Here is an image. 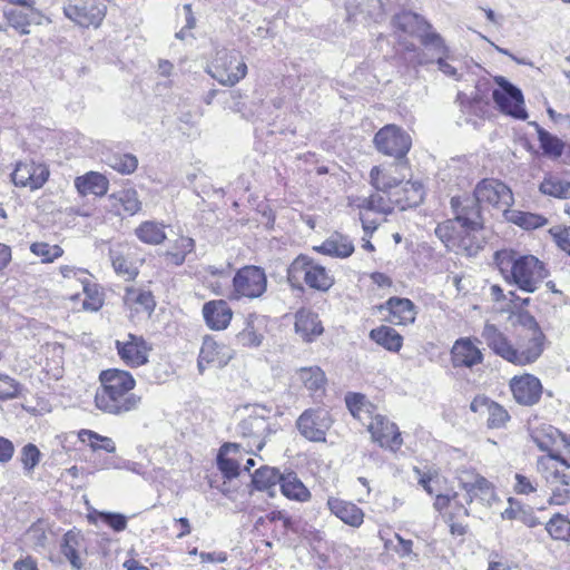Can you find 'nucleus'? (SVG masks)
Here are the masks:
<instances>
[{
  "mask_svg": "<svg viewBox=\"0 0 570 570\" xmlns=\"http://www.w3.org/2000/svg\"><path fill=\"white\" fill-rule=\"evenodd\" d=\"M63 12L67 18L80 27L88 28L92 26L97 28L106 16V6L94 1L75 0L63 8Z\"/></svg>",
  "mask_w": 570,
  "mask_h": 570,
  "instance_id": "f8f14e48",
  "label": "nucleus"
},
{
  "mask_svg": "<svg viewBox=\"0 0 570 570\" xmlns=\"http://www.w3.org/2000/svg\"><path fill=\"white\" fill-rule=\"evenodd\" d=\"M178 14L184 16L185 29L193 30L196 27V18L194 16L190 3L183 4L181 10L178 12Z\"/></svg>",
  "mask_w": 570,
  "mask_h": 570,
  "instance_id": "69168bd1",
  "label": "nucleus"
},
{
  "mask_svg": "<svg viewBox=\"0 0 570 570\" xmlns=\"http://www.w3.org/2000/svg\"><path fill=\"white\" fill-rule=\"evenodd\" d=\"M21 385L18 381L7 374L0 373V400H11L18 397Z\"/></svg>",
  "mask_w": 570,
  "mask_h": 570,
  "instance_id": "de8ad7c7",
  "label": "nucleus"
},
{
  "mask_svg": "<svg viewBox=\"0 0 570 570\" xmlns=\"http://www.w3.org/2000/svg\"><path fill=\"white\" fill-rule=\"evenodd\" d=\"M287 281L293 288L303 289L302 282L320 292H327L334 285V277L322 265L307 255H298L287 268Z\"/></svg>",
  "mask_w": 570,
  "mask_h": 570,
  "instance_id": "20e7f679",
  "label": "nucleus"
},
{
  "mask_svg": "<svg viewBox=\"0 0 570 570\" xmlns=\"http://www.w3.org/2000/svg\"><path fill=\"white\" fill-rule=\"evenodd\" d=\"M239 449V444L226 442L218 450L216 465L225 480L232 481L240 473L239 462L235 456H230L232 453L237 454Z\"/></svg>",
  "mask_w": 570,
  "mask_h": 570,
  "instance_id": "4be33fe9",
  "label": "nucleus"
},
{
  "mask_svg": "<svg viewBox=\"0 0 570 570\" xmlns=\"http://www.w3.org/2000/svg\"><path fill=\"white\" fill-rule=\"evenodd\" d=\"M137 238L148 245H159L166 239L165 226L161 223L146 220L136 229Z\"/></svg>",
  "mask_w": 570,
  "mask_h": 570,
  "instance_id": "2f4dec72",
  "label": "nucleus"
},
{
  "mask_svg": "<svg viewBox=\"0 0 570 570\" xmlns=\"http://www.w3.org/2000/svg\"><path fill=\"white\" fill-rule=\"evenodd\" d=\"M267 288V276L263 268L252 265V298L261 297Z\"/></svg>",
  "mask_w": 570,
  "mask_h": 570,
  "instance_id": "3c124183",
  "label": "nucleus"
},
{
  "mask_svg": "<svg viewBox=\"0 0 570 570\" xmlns=\"http://www.w3.org/2000/svg\"><path fill=\"white\" fill-rule=\"evenodd\" d=\"M371 185L377 190L389 193L391 189L397 187L402 179H399L387 173H384L380 167L374 166L370 171Z\"/></svg>",
  "mask_w": 570,
  "mask_h": 570,
  "instance_id": "58836bf2",
  "label": "nucleus"
},
{
  "mask_svg": "<svg viewBox=\"0 0 570 570\" xmlns=\"http://www.w3.org/2000/svg\"><path fill=\"white\" fill-rule=\"evenodd\" d=\"M99 380L100 387L95 395L97 409L112 415H124L139 409L141 396L131 393L136 381L129 372L109 368L100 373Z\"/></svg>",
  "mask_w": 570,
  "mask_h": 570,
  "instance_id": "f257e3e1",
  "label": "nucleus"
},
{
  "mask_svg": "<svg viewBox=\"0 0 570 570\" xmlns=\"http://www.w3.org/2000/svg\"><path fill=\"white\" fill-rule=\"evenodd\" d=\"M481 230L458 227L455 220H444L436 226L435 235L448 249L472 257L483 247V237L479 236Z\"/></svg>",
  "mask_w": 570,
  "mask_h": 570,
  "instance_id": "39448f33",
  "label": "nucleus"
},
{
  "mask_svg": "<svg viewBox=\"0 0 570 570\" xmlns=\"http://www.w3.org/2000/svg\"><path fill=\"white\" fill-rule=\"evenodd\" d=\"M538 139L540 141V146L543 150V154L549 157L558 158L563 154L564 144L557 136L550 134L538 124H534Z\"/></svg>",
  "mask_w": 570,
  "mask_h": 570,
  "instance_id": "c9c22d12",
  "label": "nucleus"
},
{
  "mask_svg": "<svg viewBox=\"0 0 570 570\" xmlns=\"http://www.w3.org/2000/svg\"><path fill=\"white\" fill-rule=\"evenodd\" d=\"M481 336L494 354L519 366L534 363L543 352L546 340L542 331L531 335L518 333L517 344L513 345L504 333L490 323L484 325Z\"/></svg>",
  "mask_w": 570,
  "mask_h": 570,
  "instance_id": "f03ea898",
  "label": "nucleus"
},
{
  "mask_svg": "<svg viewBox=\"0 0 570 570\" xmlns=\"http://www.w3.org/2000/svg\"><path fill=\"white\" fill-rule=\"evenodd\" d=\"M509 320L512 325L520 326L524 335H531L537 331H541L535 318L527 311L511 312Z\"/></svg>",
  "mask_w": 570,
  "mask_h": 570,
  "instance_id": "79ce46f5",
  "label": "nucleus"
},
{
  "mask_svg": "<svg viewBox=\"0 0 570 570\" xmlns=\"http://www.w3.org/2000/svg\"><path fill=\"white\" fill-rule=\"evenodd\" d=\"M498 88L493 90L492 98L499 109L515 119L525 120L528 114L523 107L522 91L502 76L494 79Z\"/></svg>",
  "mask_w": 570,
  "mask_h": 570,
  "instance_id": "1a4fd4ad",
  "label": "nucleus"
},
{
  "mask_svg": "<svg viewBox=\"0 0 570 570\" xmlns=\"http://www.w3.org/2000/svg\"><path fill=\"white\" fill-rule=\"evenodd\" d=\"M75 187L77 191L82 196L94 194L98 197H101L107 194L109 181L102 174L97 171H89L75 179Z\"/></svg>",
  "mask_w": 570,
  "mask_h": 570,
  "instance_id": "393cba45",
  "label": "nucleus"
},
{
  "mask_svg": "<svg viewBox=\"0 0 570 570\" xmlns=\"http://www.w3.org/2000/svg\"><path fill=\"white\" fill-rule=\"evenodd\" d=\"M134 299L149 314L153 313L156 307V302L154 299L151 292L149 291H139Z\"/></svg>",
  "mask_w": 570,
  "mask_h": 570,
  "instance_id": "13d9d810",
  "label": "nucleus"
},
{
  "mask_svg": "<svg viewBox=\"0 0 570 570\" xmlns=\"http://www.w3.org/2000/svg\"><path fill=\"white\" fill-rule=\"evenodd\" d=\"M515 481L517 482L514 484V491L518 494H529V493L535 491V488L533 487V484L527 476L517 473Z\"/></svg>",
  "mask_w": 570,
  "mask_h": 570,
  "instance_id": "680f3d73",
  "label": "nucleus"
},
{
  "mask_svg": "<svg viewBox=\"0 0 570 570\" xmlns=\"http://www.w3.org/2000/svg\"><path fill=\"white\" fill-rule=\"evenodd\" d=\"M392 24L400 31L419 37L425 47H433L445 53L448 47L442 37L432 31V26L420 14L412 11H402L392 18Z\"/></svg>",
  "mask_w": 570,
  "mask_h": 570,
  "instance_id": "423d86ee",
  "label": "nucleus"
},
{
  "mask_svg": "<svg viewBox=\"0 0 570 570\" xmlns=\"http://www.w3.org/2000/svg\"><path fill=\"white\" fill-rule=\"evenodd\" d=\"M203 317L213 331L225 330L232 320L233 312L224 299H214L203 305Z\"/></svg>",
  "mask_w": 570,
  "mask_h": 570,
  "instance_id": "aec40b11",
  "label": "nucleus"
},
{
  "mask_svg": "<svg viewBox=\"0 0 570 570\" xmlns=\"http://www.w3.org/2000/svg\"><path fill=\"white\" fill-rule=\"evenodd\" d=\"M327 505L333 514L344 523L358 528L363 523L364 513L356 504L336 498H330Z\"/></svg>",
  "mask_w": 570,
  "mask_h": 570,
  "instance_id": "b1692460",
  "label": "nucleus"
},
{
  "mask_svg": "<svg viewBox=\"0 0 570 570\" xmlns=\"http://www.w3.org/2000/svg\"><path fill=\"white\" fill-rule=\"evenodd\" d=\"M99 517L105 524L116 532H121L127 528V517L122 513L101 511Z\"/></svg>",
  "mask_w": 570,
  "mask_h": 570,
  "instance_id": "864d4df0",
  "label": "nucleus"
},
{
  "mask_svg": "<svg viewBox=\"0 0 570 570\" xmlns=\"http://www.w3.org/2000/svg\"><path fill=\"white\" fill-rule=\"evenodd\" d=\"M82 541V535L80 532H76L73 530H69L62 537L61 541V553L66 557V559L70 562V566L73 570H81L83 564L78 554V548Z\"/></svg>",
  "mask_w": 570,
  "mask_h": 570,
  "instance_id": "c85d7f7f",
  "label": "nucleus"
},
{
  "mask_svg": "<svg viewBox=\"0 0 570 570\" xmlns=\"http://www.w3.org/2000/svg\"><path fill=\"white\" fill-rule=\"evenodd\" d=\"M478 479H482V475L475 473L473 470L461 469L458 471L459 484L466 492L465 495L473 492Z\"/></svg>",
  "mask_w": 570,
  "mask_h": 570,
  "instance_id": "5fc2aeb1",
  "label": "nucleus"
},
{
  "mask_svg": "<svg viewBox=\"0 0 570 570\" xmlns=\"http://www.w3.org/2000/svg\"><path fill=\"white\" fill-rule=\"evenodd\" d=\"M299 376L306 389L311 391L320 390L325 382V374L320 367L301 368Z\"/></svg>",
  "mask_w": 570,
  "mask_h": 570,
  "instance_id": "49530a36",
  "label": "nucleus"
},
{
  "mask_svg": "<svg viewBox=\"0 0 570 570\" xmlns=\"http://www.w3.org/2000/svg\"><path fill=\"white\" fill-rule=\"evenodd\" d=\"M294 326L295 332L301 335L305 342L314 341L324 331L318 315L306 308H301L296 312Z\"/></svg>",
  "mask_w": 570,
  "mask_h": 570,
  "instance_id": "5701e85b",
  "label": "nucleus"
},
{
  "mask_svg": "<svg viewBox=\"0 0 570 570\" xmlns=\"http://www.w3.org/2000/svg\"><path fill=\"white\" fill-rule=\"evenodd\" d=\"M314 249L324 255L345 258L352 255L354 246L347 237L337 234L324 240L322 245L315 246Z\"/></svg>",
  "mask_w": 570,
  "mask_h": 570,
  "instance_id": "cd10ccee",
  "label": "nucleus"
},
{
  "mask_svg": "<svg viewBox=\"0 0 570 570\" xmlns=\"http://www.w3.org/2000/svg\"><path fill=\"white\" fill-rule=\"evenodd\" d=\"M373 142L380 153L396 159L405 158L412 145L410 135L395 125L381 128Z\"/></svg>",
  "mask_w": 570,
  "mask_h": 570,
  "instance_id": "6e6552de",
  "label": "nucleus"
},
{
  "mask_svg": "<svg viewBox=\"0 0 570 570\" xmlns=\"http://www.w3.org/2000/svg\"><path fill=\"white\" fill-rule=\"evenodd\" d=\"M453 367L472 368L483 362V354L470 337L458 338L451 348Z\"/></svg>",
  "mask_w": 570,
  "mask_h": 570,
  "instance_id": "f3484780",
  "label": "nucleus"
},
{
  "mask_svg": "<svg viewBox=\"0 0 570 570\" xmlns=\"http://www.w3.org/2000/svg\"><path fill=\"white\" fill-rule=\"evenodd\" d=\"M435 51L438 53H440V57L436 59V65L439 67V70L449 77L456 78L458 77L456 69L446 61L449 50L445 53L441 52L440 50H435Z\"/></svg>",
  "mask_w": 570,
  "mask_h": 570,
  "instance_id": "e2e57ef3",
  "label": "nucleus"
},
{
  "mask_svg": "<svg viewBox=\"0 0 570 570\" xmlns=\"http://www.w3.org/2000/svg\"><path fill=\"white\" fill-rule=\"evenodd\" d=\"M219 345L212 338L206 336L203 341L199 356H198V368L203 372V363H212L215 361V356L218 354Z\"/></svg>",
  "mask_w": 570,
  "mask_h": 570,
  "instance_id": "8fccbe9b",
  "label": "nucleus"
},
{
  "mask_svg": "<svg viewBox=\"0 0 570 570\" xmlns=\"http://www.w3.org/2000/svg\"><path fill=\"white\" fill-rule=\"evenodd\" d=\"M41 458L42 453L36 444L28 443L23 445L20 452V461L22 463L24 473H32L36 466L39 464Z\"/></svg>",
  "mask_w": 570,
  "mask_h": 570,
  "instance_id": "37998d69",
  "label": "nucleus"
},
{
  "mask_svg": "<svg viewBox=\"0 0 570 570\" xmlns=\"http://www.w3.org/2000/svg\"><path fill=\"white\" fill-rule=\"evenodd\" d=\"M234 293L236 297H249V266L246 265L237 271L233 278Z\"/></svg>",
  "mask_w": 570,
  "mask_h": 570,
  "instance_id": "09e8293b",
  "label": "nucleus"
},
{
  "mask_svg": "<svg viewBox=\"0 0 570 570\" xmlns=\"http://www.w3.org/2000/svg\"><path fill=\"white\" fill-rule=\"evenodd\" d=\"M365 396L358 393H347L345 395V403L350 412L356 416L364 405Z\"/></svg>",
  "mask_w": 570,
  "mask_h": 570,
  "instance_id": "bf43d9fd",
  "label": "nucleus"
},
{
  "mask_svg": "<svg viewBox=\"0 0 570 570\" xmlns=\"http://www.w3.org/2000/svg\"><path fill=\"white\" fill-rule=\"evenodd\" d=\"M14 570H38L37 562L32 557L19 559L13 563Z\"/></svg>",
  "mask_w": 570,
  "mask_h": 570,
  "instance_id": "774afa93",
  "label": "nucleus"
},
{
  "mask_svg": "<svg viewBox=\"0 0 570 570\" xmlns=\"http://www.w3.org/2000/svg\"><path fill=\"white\" fill-rule=\"evenodd\" d=\"M32 254L41 257L42 263H51L63 254L59 245H49L47 243H32L30 246Z\"/></svg>",
  "mask_w": 570,
  "mask_h": 570,
  "instance_id": "a18cd8bd",
  "label": "nucleus"
},
{
  "mask_svg": "<svg viewBox=\"0 0 570 570\" xmlns=\"http://www.w3.org/2000/svg\"><path fill=\"white\" fill-rule=\"evenodd\" d=\"M539 190L548 196L568 199L570 198V180H564L557 176H548L541 181Z\"/></svg>",
  "mask_w": 570,
  "mask_h": 570,
  "instance_id": "f704fd0d",
  "label": "nucleus"
},
{
  "mask_svg": "<svg viewBox=\"0 0 570 570\" xmlns=\"http://www.w3.org/2000/svg\"><path fill=\"white\" fill-rule=\"evenodd\" d=\"M510 387L515 401L522 405L535 404L542 394L540 380L531 374L513 377Z\"/></svg>",
  "mask_w": 570,
  "mask_h": 570,
  "instance_id": "2eb2a0df",
  "label": "nucleus"
},
{
  "mask_svg": "<svg viewBox=\"0 0 570 570\" xmlns=\"http://www.w3.org/2000/svg\"><path fill=\"white\" fill-rule=\"evenodd\" d=\"M508 219L524 229H535L547 224V218L543 216L528 212L513 210Z\"/></svg>",
  "mask_w": 570,
  "mask_h": 570,
  "instance_id": "ea45409f",
  "label": "nucleus"
},
{
  "mask_svg": "<svg viewBox=\"0 0 570 570\" xmlns=\"http://www.w3.org/2000/svg\"><path fill=\"white\" fill-rule=\"evenodd\" d=\"M474 197L481 205L487 203L503 212L513 204V194L503 183L495 179H483L474 189Z\"/></svg>",
  "mask_w": 570,
  "mask_h": 570,
  "instance_id": "9b49d317",
  "label": "nucleus"
},
{
  "mask_svg": "<svg viewBox=\"0 0 570 570\" xmlns=\"http://www.w3.org/2000/svg\"><path fill=\"white\" fill-rule=\"evenodd\" d=\"M175 249L185 256L195 249V240L190 237L181 236L175 242Z\"/></svg>",
  "mask_w": 570,
  "mask_h": 570,
  "instance_id": "338daca9",
  "label": "nucleus"
},
{
  "mask_svg": "<svg viewBox=\"0 0 570 570\" xmlns=\"http://www.w3.org/2000/svg\"><path fill=\"white\" fill-rule=\"evenodd\" d=\"M13 454V443L9 439L0 435V463H8L12 459Z\"/></svg>",
  "mask_w": 570,
  "mask_h": 570,
  "instance_id": "052dcab7",
  "label": "nucleus"
},
{
  "mask_svg": "<svg viewBox=\"0 0 570 570\" xmlns=\"http://www.w3.org/2000/svg\"><path fill=\"white\" fill-rule=\"evenodd\" d=\"M370 338L390 352H399L403 344V337L393 327L385 325L373 328Z\"/></svg>",
  "mask_w": 570,
  "mask_h": 570,
  "instance_id": "7c9ffc66",
  "label": "nucleus"
},
{
  "mask_svg": "<svg viewBox=\"0 0 570 570\" xmlns=\"http://www.w3.org/2000/svg\"><path fill=\"white\" fill-rule=\"evenodd\" d=\"M383 308L390 313L389 321L395 325H406L415 321V305L409 298L390 297Z\"/></svg>",
  "mask_w": 570,
  "mask_h": 570,
  "instance_id": "412c9836",
  "label": "nucleus"
},
{
  "mask_svg": "<svg viewBox=\"0 0 570 570\" xmlns=\"http://www.w3.org/2000/svg\"><path fill=\"white\" fill-rule=\"evenodd\" d=\"M109 166L120 174L128 175L137 169L138 159L131 154L114 155L109 159Z\"/></svg>",
  "mask_w": 570,
  "mask_h": 570,
  "instance_id": "c03bdc74",
  "label": "nucleus"
},
{
  "mask_svg": "<svg viewBox=\"0 0 570 570\" xmlns=\"http://www.w3.org/2000/svg\"><path fill=\"white\" fill-rule=\"evenodd\" d=\"M509 420V414L503 406L498 403H491L489 405V417H488V426L492 429H499L504 425V423Z\"/></svg>",
  "mask_w": 570,
  "mask_h": 570,
  "instance_id": "603ef678",
  "label": "nucleus"
},
{
  "mask_svg": "<svg viewBox=\"0 0 570 570\" xmlns=\"http://www.w3.org/2000/svg\"><path fill=\"white\" fill-rule=\"evenodd\" d=\"M282 474L274 468L261 466L252 474V489L266 491L274 497L279 485Z\"/></svg>",
  "mask_w": 570,
  "mask_h": 570,
  "instance_id": "bb28decb",
  "label": "nucleus"
},
{
  "mask_svg": "<svg viewBox=\"0 0 570 570\" xmlns=\"http://www.w3.org/2000/svg\"><path fill=\"white\" fill-rule=\"evenodd\" d=\"M78 438L80 442L86 443L94 452L100 450L106 451L108 453L116 452V443L111 438L100 435L99 433L92 430H80L78 433Z\"/></svg>",
  "mask_w": 570,
  "mask_h": 570,
  "instance_id": "473e14b6",
  "label": "nucleus"
},
{
  "mask_svg": "<svg viewBox=\"0 0 570 570\" xmlns=\"http://www.w3.org/2000/svg\"><path fill=\"white\" fill-rule=\"evenodd\" d=\"M494 262L507 282L527 293L535 292L548 276L544 264L533 255H521L512 249H502L494 254Z\"/></svg>",
  "mask_w": 570,
  "mask_h": 570,
  "instance_id": "7ed1b4c3",
  "label": "nucleus"
},
{
  "mask_svg": "<svg viewBox=\"0 0 570 570\" xmlns=\"http://www.w3.org/2000/svg\"><path fill=\"white\" fill-rule=\"evenodd\" d=\"M473 492H470L469 495H465V502L471 504L473 500H479L482 504L491 505L492 501L495 500V492L491 482H489L484 476L482 479H478L475 481Z\"/></svg>",
  "mask_w": 570,
  "mask_h": 570,
  "instance_id": "4c0bfd02",
  "label": "nucleus"
},
{
  "mask_svg": "<svg viewBox=\"0 0 570 570\" xmlns=\"http://www.w3.org/2000/svg\"><path fill=\"white\" fill-rule=\"evenodd\" d=\"M360 208L375 210V212H385V202L384 198L379 194H372L368 197H364L360 199L357 204Z\"/></svg>",
  "mask_w": 570,
  "mask_h": 570,
  "instance_id": "6e6d98bb",
  "label": "nucleus"
},
{
  "mask_svg": "<svg viewBox=\"0 0 570 570\" xmlns=\"http://www.w3.org/2000/svg\"><path fill=\"white\" fill-rule=\"evenodd\" d=\"M546 530L553 540L570 542V520L560 514H554L546 524Z\"/></svg>",
  "mask_w": 570,
  "mask_h": 570,
  "instance_id": "e433bc0d",
  "label": "nucleus"
},
{
  "mask_svg": "<svg viewBox=\"0 0 570 570\" xmlns=\"http://www.w3.org/2000/svg\"><path fill=\"white\" fill-rule=\"evenodd\" d=\"M278 488L281 489L282 493L291 500L303 502L306 501L311 495L307 488L294 472L287 473L285 475L282 474Z\"/></svg>",
  "mask_w": 570,
  "mask_h": 570,
  "instance_id": "c756f323",
  "label": "nucleus"
},
{
  "mask_svg": "<svg viewBox=\"0 0 570 570\" xmlns=\"http://www.w3.org/2000/svg\"><path fill=\"white\" fill-rule=\"evenodd\" d=\"M368 430L374 441L379 442L383 448L396 450L402 444L397 425L383 415H375L368 425Z\"/></svg>",
  "mask_w": 570,
  "mask_h": 570,
  "instance_id": "dca6fc26",
  "label": "nucleus"
},
{
  "mask_svg": "<svg viewBox=\"0 0 570 570\" xmlns=\"http://www.w3.org/2000/svg\"><path fill=\"white\" fill-rule=\"evenodd\" d=\"M110 257L117 275L122 276L126 281H132L138 275V268L128 257L116 252H111Z\"/></svg>",
  "mask_w": 570,
  "mask_h": 570,
  "instance_id": "a19ab883",
  "label": "nucleus"
},
{
  "mask_svg": "<svg viewBox=\"0 0 570 570\" xmlns=\"http://www.w3.org/2000/svg\"><path fill=\"white\" fill-rule=\"evenodd\" d=\"M119 357L129 366L137 367L148 362L150 350L142 336L129 333L126 341L115 342Z\"/></svg>",
  "mask_w": 570,
  "mask_h": 570,
  "instance_id": "4468645a",
  "label": "nucleus"
},
{
  "mask_svg": "<svg viewBox=\"0 0 570 570\" xmlns=\"http://www.w3.org/2000/svg\"><path fill=\"white\" fill-rule=\"evenodd\" d=\"M112 206L121 205L124 213L132 216L141 209V202L139 200L138 193L132 189H124L110 196Z\"/></svg>",
  "mask_w": 570,
  "mask_h": 570,
  "instance_id": "72a5a7b5",
  "label": "nucleus"
},
{
  "mask_svg": "<svg viewBox=\"0 0 570 570\" xmlns=\"http://www.w3.org/2000/svg\"><path fill=\"white\" fill-rule=\"evenodd\" d=\"M49 170L45 166L19 163L11 175L16 186L29 187L31 190L41 188L48 180Z\"/></svg>",
  "mask_w": 570,
  "mask_h": 570,
  "instance_id": "a211bd4d",
  "label": "nucleus"
},
{
  "mask_svg": "<svg viewBox=\"0 0 570 570\" xmlns=\"http://www.w3.org/2000/svg\"><path fill=\"white\" fill-rule=\"evenodd\" d=\"M570 502V490L566 488H557L549 499L550 504L562 505Z\"/></svg>",
  "mask_w": 570,
  "mask_h": 570,
  "instance_id": "0e129e2a",
  "label": "nucleus"
},
{
  "mask_svg": "<svg viewBox=\"0 0 570 570\" xmlns=\"http://www.w3.org/2000/svg\"><path fill=\"white\" fill-rule=\"evenodd\" d=\"M557 245L570 255V227L550 229Z\"/></svg>",
  "mask_w": 570,
  "mask_h": 570,
  "instance_id": "4d7b16f0",
  "label": "nucleus"
},
{
  "mask_svg": "<svg viewBox=\"0 0 570 570\" xmlns=\"http://www.w3.org/2000/svg\"><path fill=\"white\" fill-rule=\"evenodd\" d=\"M207 72L224 86H234L247 72V66L237 51L226 49L216 52L207 67Z\"/></svg>",
  "mask_w": 570,
  "mask_h": 570,
  "instance_id": "0eeeda50",
  "label": "nucleus"
},
{
  "mask_svg": "<svg viewBox=\"0 0 570 570\" xmlns=\"http://www.w3.org/2000/svg\"><path fill=\"white\" fill-rule=\"evenodd\" d=\"M425 190L420 181H406L401 190L394 194L395 204L401 210L417 207L424 199Z\"/></svg>",
  "mask_w": 570,
  "mask_h": 570,
  "instance_id": "a878e982",
  "label": "nucleus"
},
{
  "mask_svg": "<svg viewBox=\"0 0 570 570\" xmlns=\"http://www.w3.org/2000/svg\"><path fill=\"white\" fill-rule=\"evenodd\" d=\"M3 16L10 27L16 29L20 35H29V27L32 24H41L42 13L32 7L26 8H7Z\"/></svg>",
  "mask_w": 570,
  "mask_h": 570,
  "instance_id": "6ab92c4d",
  "label": "nucleus"
},
{
  "mask_svg": "<svg viewBox=\"0 0 570 570\" xmlns=\"http://www.w3.org/2000/svg\"><path fill=\"white\" fill-rule=\"evenodd\" d=\"M451 208L458 227H470V229H482L483 219L481 207L476 198L473 196L452 197Z\"/></svg>",
  "mask_w": 570,
  "mask_h": 570,
  "instance_id": "ddd939ff",
  "label": "nucleus"
},
{
  "mask_svg": "<svg viewBox=\"0 0 570 570\" xmlns=\"http://www.w3.org/2000/svg\"><path fill=\"white\" fill-rule=\"evenodd\" d=\"M333 420L325 409H307L297 419L296 426L302 436L312 442H325Z\"/></svg>",
  "mask_w": 570,
  "mask_h": 570,
  "instance_id": "9d476101",
  "label": "nucleus"
}]
</instances>
